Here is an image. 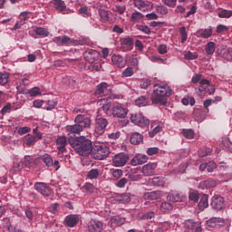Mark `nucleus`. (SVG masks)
I'll list each match as a JSON object with an SVG mask.
<instances>
[{"mask_svg":"<svg viewBox=\"0 0 232 232\" xmlns=\"http://www.w3.org/2000/svg\"><path fill=\"white\" fill-rule=\"evenodd\" d=\"M68 143L72 150H74V151H76V153L82 157H88V155L92 153V150L93 148L92 140L84 136H71L68 139Z\"/></svg>","mask_w":232,"mask_h":232,"instance_id":"obj_1","label":"nucleus"},{"mask_svg":"<svg viewBox=\"0 0 232 232\" xmlns=\"http://www.w3.org/2000/svg\"><path fill=\"white\" fill-rule=\"evenodd\" d=\"M153 88V93L155 96L151 98L152 104H160V106H166L168 104V100L166 97H171V88L168 87V85L162 86L160 84H155Z\"/></svg>","mask_w":232,"mask_h":232,"instance_id":"obj_2","label":"nucleus"},{"mask_svg":"<svg viewBox=\"0 0 232 232\" xmlns=\"http://www.w3.org/2000/svg\"><path fill=\"white\" fill-rule=\"evenodd\" d=\"M91 155L96 160H104L110 155V148L105 145H94L92 149Z\"/></svg>","mask_w":232,"mask_h":232,"instance_id":"obj_3","label":"nucleus"},{"mask_svg":"<svg viewBox=\"0 0 232 232\" xmlns=\"http://www.w3.org/2000/svg\"><path fill=\"white\" fill-rule=\"evenodd\" d=\"M210 206L215 211H222L226 209V199L220 195H215L211 198Z\"/></svg>","mask_w":232,"mask_h":232,"instance_id":"obj_4","label":"nucleus"},{"mask_svg":"<svg viewBox=\"0 0 232 232\" xmlns=\"http://www.w3.org/2000/svg\"><path fill=\"white\" fill-rule=\"evenodd\" d=\"M130 121L133 122V124H136V126H140L141 128L150 126V120L144 117V115H142L140 112L131 114Z\"/></svg>","mask_w":232,"mask_h":232,"instance_id":"obj_5","label":"nucleus"},{"mask_svg":"<svg viewBox=\"0 0 232 232\" xmlns=\"http://www.w3.org/2000/svg\"><path fill=\"white\" fill-rule=\"evenodd\" d=\"M128 160H130V156L124 152H121L113 156L112 164L116 168H122V166H126Z\"/></svg>","mask_w":232,"mask_h":232,"instance_id":"obj_6","label":"nucleus"},{"mask_svg":"<svg viewBox=\"0 0 232 232\" xmlns=\"http://www.w3.org/2000/svg\"><path fill=\"white\" fill-rule=\"evenodd\" d=\"M106 126H108V120L104 118H97L95 124V133L97 135H102L106 131Z\"/></svg>","mask_w":232,"mask_h":232,"instance_id":"obj_7","label":"nucleus"},{"mask_svg":"<svg viewBox=\"0 0 232 232\" xmlns=\"http://www.w3.org/2000/svg\"><path fill=\"white\" fill-rule=\"evenodd\" d=\"M99 52L92 49H89L83 53L84 60L87 61V63H91V64H93L95 61H99Z\"/></svg>","mask_w":232,"mask_h":232,"instance_id":"obj_8","label":"nucleus"},{"mask_svg":"<svg viewBox=\"0 0 232 232\" xmlns=\"http://www.w3.org/2000/svg\"><path fill=\"white\" fill-rule=\"evenodd\" d=\"M34 189H36L38 193H41V195H44V197H50V195H52V188L43 182L35 183Z\"/></svg>","mask_w":232,"mask_h":232,"instance_id":"obj_9","label":"nucleus"},{"mask_svg":"<svg viewBox=\"0 0 232 232\" xmlns=\"http://www.w3.org/2000/svg\"><path fill=\"white\" fill-rule=\"evenodd\" d=\"M74 122L83 128H90V126H92V120L88 117H84L82 114H78L74 119Z\"/></svg>","mask_w":232,"mask_h":232,"instance_id":"obj_10","label":"nucleus"},{"mask_svg":"<svg viewBox=\"0 0 232 232\" xmlns=\"http://www.w3.org/2000/svg\"><path fill=\"white\" fill-rule=\"evenodd\" d=\"M112 115L118 119H124L128 115V110L121 105H116L112 108Z\"/></svg>","mask_w":232,"mask_h":232,"instance_id":"obj_11","label":"nucleus"},{"mask_svg":"<svg viewBox=\"0 0 232 232\" xmlns=\"http://www.w3.org/2000/svg\"><path fill=\"white\" fill-rule=\"evenodd\" d=\"M226 224V220L222 218H212L207 221L208 227H222Z\"/></svg>","mask_w":232,"mask_h":232,"instance_id":"obj_12","label":"nucleus"},{"mask_svg":"<svg viewBox=\"0 0 232 232\" xmlns=\"http://www.w3.org/2000/svg\"><path fill=\"white\" fill-rule=\"evenodd\" d=\"M89 232H102V222L92 219L88 223Z\"/></svg>","mask_w":232,"mask_h":232,"instance_id":"obj_13","label":"nucleus"},{"mask_svg":"<svg viewBox=\"0 0 232 232\" xmlns=\"http://www.w3.org/2000/svg\"><path fill=\"white\" fill-rule=\"evenodd\" d=\"M157 168V163H149L143 166L142 173L145 177H151L155 175V169Z\"/></svg>","mask_w":232,"mask_h":232,"instance_id":"obj_14","label":"nucleus"},{"mask_svg":"<svg viewBox=\"0 0 232 232\" xmlns=\"http://www.w3.org/2000/svg\"><path fill=\"white\" fill-rule=\"evenodd\" d=\"M148 162V157L146 154H137L131 160L130 164L132 166H139L142 164H146Z\"/></svg>","mask_w":232,"mask_h":232,"instance_id":"obj_15","label":"nucleus"},{"mask_svg":"<svg viewBox=\"0 0 232 232\" xmlns=\"http://www.w3.org/2000/svg\"><path fill=\"white\" fill-rule=\"evenodd\" d=\"M110 86L106 82L100 83L95 91V95H110Z\"/></svg>","mask_w":232,"mask_h":232,"instance_id":"obj_16","label":"nucleus"},{"mask_svg":"<svg viewBox=\"0 0 232 232\" xmlns=\"http://www.w3.org/2000/svg\"><path fill=\"white\" fill-rule=\"evenodd\" d=\"M198 188L200 189H211L212 188H217V180L213 179H208L199 182Z\"/></svg>","mask_w":232,"mask_h":232,"instance_id":"obj_17","label":"nucleus"},{"mask_svg":"<svg viewBox=\"0 0 232 232\" xmlns=\"http://www.w3.org/2000/svg\"><path fill=\"white\" fill-rule=\"evenodd\" d=\"M200 200L198 204V209L200 211H204L206 208H208L209 203L208 200H209V195L201 193V196L199 197Z\"/></svg>","mask_w":232,"mask_h":232,"instance_id":"obj_18","label":"nucleus"},{"mask_svg":"<svg viewBox=\"0 0 232 232\" xmlns=\"http://www.w3.org/2000/svg\"><path fill=\"white\" fill-rule=\"evenodd\" d=\"M111 63L114 66H117V68H124L126 66V61H124V58L121 55H112Z\"/></svg>","mask_w":232,"mask_h":232,"instance_id":"obj_19","label":"nucleus"},{"mask_svg":"<svg viewBox=\"0 0 232 232\" xmlns=\"http://www.w3.org/2000/svg\"><path fill=\"white\" fill-rule=\"evenodd\" d=\"M113 198L117 202H121V204H128V202L131 201V197L128 193L115 194Z\"/></svg>","mask_w":232,"mask_h":232,"instance_id":"obj_20","label":"nucleus"},{"mask_svg":"<svg viewBox=\"0 0 232 232\" xmlns=\"http://www.w3.org/2000/svg\"><path fill=\"white\" fill-rule=\"evenodd\" d=\"M65 224L69 227H74V226H77L79 224V216L75 215H69L65 218Z\"/></svg>","mask_w":232,"mask_h":232,"instance_id":"obj_21","label":"nucleus"},{"mask_svg":"<svg viewBox=\"0 0 232 232\" xmlns=\"http://www.w3.org/2000/svg\"><path fill=\"white\" fill-rule=\"evenodd\" d=\"M56 144H57V150L63 152L66 151V144H68V140H66V136H62L59 137L56 140Z\"/></svg>","mask_w":232,"mask_h":232,"instance_id":"obj_22","label":"nucleus"},{"mask_svg":"<svg viewBox=\"0 0 232 232\" xmlns=\"http://www.w3.org/2000/svg\"><path fill=\"white\" fill-rule=\"evenodd\" d=\"M66 130L70 133H73L75 135L81 133V131L84 130V127L81 124L75 123L74 125H67Z\"/></svg>","mask_w":232,"mask_h":232,"instance_id":"obj_23","label":"nucleus"},{"mask_svg":"<svg viewBox=\"0 0 232 232\" xmlns=\"http://www.w3.org/2000/svg\"><path fill=\"white\" fill-rule=\"evenodd\" d=\"M142 140H144V136L139 132H134L130 136V144H133L134 146H138Z\"/></svg>","mask_w":232,"mask_h":232,"instance_id":"obj_24","label":"nucleus"},{"mask_svg":"<svg viewBox=\"0 0 232 232\" xmlns=\"http://www.w3.org/2000/svg\"><path fill=\"white\" fill-rule=\"evenodd\" d=\"M144 197L147 200H160V198L162 197V192L160 191L147 192L145 193Z\"/></svg>","mask_w":232,"mask_h":232,"instance_id":"obj_25","label":"nucleus"},{"mask_svg":"<svg viewBox=\"0 0 232 232\" xmlns=\"http://www.w3.org/2000/svg\"><path fill=\"white\" fill-rule=\"evenodd\" d=\"M38 160H42L43 162L45 164L47 168H53V159H52V156L49 154H44L37 158Z\"/></svg>","mask_w":232,"mask_h":232,"instance_id":"obj_26","label":"nucleus"},{"mask_svg":"<svg viewBox=\"0 0 232 232\" xmlns=\"http://www.w3.org/2000/svg\"><path fill=\"white\" fill-rule=\"evenodd\" d=\"M201 196L202 193H199L198 190H192L188 193V200L194 204H198Z\"/></svg>","mask_w":232,"mask_h":232,"instance_id":"obj_27","label":"nucleus"},{"mask_svg":"<svg viewBox=\"0 0 232 232\" xmlns=\"http://www.w3.org/2000/svg\"><path fill=\"white\" fill-rule=\"evenodd\" d=\"M169 202H182V197L179 192H171L167 196Z\"/></svg>","mask_w":232,"mask_h":232,"instance_id":"obj_28","label":"nucleus"},{"mask_svg":"<svg viewBox=\"0 0 232 232\" xmlns=\"http://www.w3.org/2000/svg\"><path fill=\"white\" fill-rule=\"evenodd\" d=\"M53 5L59 12H64V10H66V4H64V1L63 0H55Z\"/></svg>","mask_w":232,"mask_h":232,"instance_id":"obj_29","label":"nucleus"},{"mask_svg":"<svg viewBox=\"0 0 232 232\" xmlns=\"http://www.w3.org/2000/svg\"><path fill=\"white\" fill-rule=\"evenodd\" d=\"M99 175H101V172L99 171V169H92L87 173V179H90L91 180H93L95 179H99Z\"/></svg>","mask_w":232,"mask_h":232,"instance_id":"obj_30","label":"nucleus"},{"mask_svg":"<svg viewBox=\"0 0 232 232\" xmlns=\"http://www.w3.org/2000/svg\"><path fill=\"white\" fill-rule=\"evenodd\" d=\"M35 142H37L35 136L28 134L24 137V144L26 146H34Z\"/></svg>","mask_w":232,"mask_h":232,"instance_id":"obj_31","label":"nucleus"},{"mask_svg":"<svg viewBox=\"0 0 232 232\" xmlns=\"http://www.w3.org/2000/svg\"><path fill=\"white\" fill-rule=\"evenodd\" d=\"M126 222L124 218H121L119 216H114L111 218V224H115V226H122Z\"/></svg>","mask_w":232,"mask_h":232,"instance_id":"obj_32","label":"nucleus"},{"mask_svg":"<svg viewBox=\"0 0 232 232\" xmlns=\"http://www.w3.org/2000/svg\"><path fill=\"white\" fill-rule=\"evenodd\" d=\"M144 18V14H142L140 12H135L131 14L130 16V22L131 23H139L140 19Z\"/></svg>","mask_w":232,"mask_h":232,"instance_id":"obj_33","label":"nucleus"},{"mask_svg":"<svg viewBox=\"0 0 232 232\" xmlns=\"http://www.w3.org/2000/svg\"><path fill=\"white\" fill-rule=\"evenodd\" d=\"M38 159L36 158L35 160L32 159V157L30 156H25L24 157V161L23 162L24 166H25V168H31V166H33V164L35 162H37Z\"/></svg>","mask_w":232,"mask_h":232,"instance_id":"obj_34","label":"nucleus"},{"mask_svg":"<svg viewBox=\"0 0 232 232\" xmlns=\"http://www.w3.org/2000/svg\"><path fill=\"white\" fill-rule=\"evenodd\" d=\"M173 209V205L169 202H163L160 205V211L163 213H168Z\"/></svg>","mask_w":232,"mask_h":232,"instance_id":"obj_35","label":"nucleus"},{"mask_svg":"<svg viewBox=\"0 0 232 232\" xmlns=\"http://www.w3.org/2000/svg\"><path fill=\"white\" fill-rule=\"evenodd\" d=\"M34 32L36 35H42V37H48V35H50L48 29L43 27H37Z\"/></svg>","mask_w":232,"mask_h":232,"instance_id":"obj_36","label":"nucleus"},{"mask_svg":"<svg viewBox=\"0 0 232 232\" xmlns=\"http://www.w3.org/2000/svg\"><path fill=\"white\" fill-rule=\"evenodd\" d=\"M208 55H213L215 53V44L213 42H208L205 47Z\"/></svg>","mask_w":232,"mask_h":232,"instance_id":"obj_37","label":"nucleus"},{"mask_svg":"<svg viewBox=\"0 0 232 232\" xmlns=\"http://www.w3.org/2000/svg\"><path fill=\"white\" fill-rule=\"evenodd\" d=\"M152 184L158 188H164V179L160 177H156L152 179Z\"/></svg>","mask_w":232,"mask_h":232,"instance_id":"obj_38","label":"nucleus"},{"mask_svg":"<svg viewBox=\"0 0 232 232\" xmlns=\"http://www.w3.org/2000/svg\"><path fill=\"white\" fill-rule=\"evenodd\" d=\"M99 15L102 21V23H106V21L110 20V13H108V11L102 9V10H99Z\"/></svg>","mask_w":232,"mask_h":232,"instance_id":"obj_39","label":"nucleus"},{"mask_svg":"<svg viewBox=\"0 0 232 232\" xmlns=\"http://www.w3.org/2000/svg\"><path fill=\"white\" fill-rule=\"evenodd\" d=\"M182 134L185 137V139H193V137H195V131L191 129H183Z\"/></svg>","mask_w":232,"mask_h":232,"instance_id":"obj_40","label":"nucleus"},{"mask_svg":"<svg viewBox=\"0 0 232 232\" xmlns=\"http://www.w3.org/2000/svg\"><path fill=\"white\" fill-rule=\"evenodd\" d=\"M137 106H148V99L146 96H140L135 101Z\"/></svg>","mask_w":232,"mask_h":232,"instance_id":"obj_41","label":"nucleus"},{"mask_svg":"<svg viewBox=\"0 0 232 232\" xmlns=\"http://www.w3.org/2000/svg\"><path fill=\"white\" fill-rule=\"evenodd\" d=\"M184 58L187 59V61H195V59H198V54H197V53H193L191 51H188L184 54Z\"/></svg>","mask_w":232,"mask_h":232,"instance_id":"obj_42","label":"nucleus"},{"mask_svg":"<svg viewBox=\"0 0 232 232\" xmlns=\"http://www.w3.org/2000/svg\"><path fill=\"white\" fill-rule=\"evenodd\" d=\"M195 92L198 97H206V93H208V91L206 90V87L204 86H199L198 88L195 89Z\"/></svg>","mask_w":232,"mask_h":232,"instance_id":"obj_43","label":"nucleus"},{"mask_svg":"<svg viewBox=\"0 0 232 232\" xmlns=\"http://www.w3.org/2000/svg\"><path fill=\"white\" fill-rule=\"evenodd\" d=\"M185 226L188 229H195L198 226V222H195L193 219H188L185 221Z\"/></svg>","mask_w":232,"mask_h":232,"instance_id":"obj_44","label":"nucleus"},{"mask_svg":"<svg viewBox=\"0 0 232 232\" xmlns=\"http://www.w3.org/2000/svg\"><path fill=\"white\" fill-rule=\"evenodd\" d=\"M133 5L138 10H142L146 8V2L144 0H133Z\"/></svg>","mask_w":232,"mask_h":232,"instance_id":"obj_45","label":"nucleus"},{"mask_svg":"<svg viewBox=\"0 0 232 232\" xmlns=\"http://www.w3.org/2000/svg\"><path fill=\"white\" fill-rule=\"evenodd\" d=\"M8 77L10 74L8 72L0 73V84L5 86V84H8Z\"/></svg>","mask_w":232,"mask_h":232,"instance_id":"obj_46","label":"nucleus"},{"mask_svg":"<svg viewBox=\"0 0 232 232\" xmlns=\"http://www.w3.org/2000/svg\"><path fill=\"white\" fill-rule=\"evenodd\" d=\"M111 173L115 179H121V177H122L123 171L121 169H112Z\"/></svg>","mask_w":232,"mask_h":232,"instance_id":"obj_47","label":"nucleus"},{"mask_svg":"<svg viewBox=\"0 0 232 232\" xmlns=\"http://www.w3.org/2000/svg\"><path fill=\"white\" fill-rule=\"evenodd\" d=\"M156 12L158 14H160L161 15H167L168 14V7L164 5H157L156 6Z\"/></svg>","mask_w":232,"mask_h":232,"instance_id":"obj_48","label":"nucleus"},{"mask_svg":"<svg viewBox=\"0 0 232 232\" xmlns=\"http://www.w3.org/2000/svg\"><path fill=\"white\" fill-rule=\"evenodd\" d=\"M137 28L140 32H143V34H146L147 35L151 34V29L148 25H137Z\"/></svg>","mask_w":232,"mask_h":232,"instance_id":"obj_49","label":"nucleus"},{"mask_svg":"<svg viewBox=\"0 0 232 232\" xmlns=\"http://www.w3.org/2000/svg\"><path fill=\"white\" fill-rule=\"evenodd\" d=\"M179 33L181 35V43H186V41H188V32H186V27H181Z\"/></svg>","mask_w":232,"mask_h":232,"instance_id":"obj_50","label":"nucleus"},{"mask_svg":"<svg viewBox=\"0 0 232 232\" xmlns=\"http://www.w3.org/2000/svg\"><path fill=\"white\" fill-rule=\"evenodd\" d=\"M28 93L31 97H37V95H41V89L38 87H34L28 91Z\"/></svg>","mask_w":232,"mask_h":232,"instance_id":"obj_51","label":"nucleus"},{"mask_svg":"<svg viewBox=\"0 0 232 232\" xmlns=\"http://www.w3.org/2000/svg\"><path fill=\"white\" fill-rule=\"evenodd\" d=\"M213 35V30L211 29H205L202 34H200V37L203 39H209Z\"/></svg>","mask_w":232,"mask_h":232,"instance_id":"obj_52","label":"nucleus"},{"mask_svg":"<svg viewBox=\"0 0 232 232\" xmlns=\"http://www.w3.org/2000/svg\"><path fill=\"white\" fill-rule=\"evenodd\" d=\"M231 15H232V11H229V10H222L218 14V17L227 18V19H229V17H231Z\"/></svg>","mask_w":232,"mask_h":232,"instance_id":"obj_53","label":"nucleus"},{"mask_svg":"<svg viewBox=\"0 0 232 232\" xmlns=\"http://www.w3.org/2000/svg\"><path fill=\"white\" fill-rule=\"evenodd\" d=\"M160 130H162V127H160V125H158L151 131L149 132V137L153 139V137H155L157 133H160Z\"/></svg>","mask_w":232,"mask_h":232,"instance_id":"obj_54","label":"nucleus"},{"mask_svg":"<svg viewBox=\"0 0 232 232\" xmlns=\"http://www.w3.org/2000/svg\"><path fill=\"white\" fill-rule=\"evenodd\" d=\"M215 169H217V163H215V161H210L207 163V170L208 171V173H213Z\"/></svg>","mask_w":232,"mask_h":232,"instance_id":"obj_55","label":"nucleus"},{"mask_svg":"<svg viewBox=\"0 0 232 232\" xmlns=\"http://www.w3.org/2000/svg\"><path fill=\"white\" fill-rule=\"evenodd\" d=\"M72 43H73L72 41V38L64 35L62 37V46H68V44H72Z\"/></svg>","mask_w":232,"mask_h":232,"instance_id":"obj_56","label":"nucleus"},{"mask_svg":"<svg viewBox=\"0 0 232 232\" xmlns=\"http://www.w3.org/2000/svg\"><path fill=\"white\" fill-rule=\"evenodd\" d=\"M133 75V68L128 67L122 72V77H131Z\"/></svg>","mask_w":232,"mask_h":232,"instance_id":"obj_57","label":"nucleus"},{"mask_svg":"<svg viewBox=\"0 0 232 232\" xmlns=\"http://www.w3.org/2000/svg\"><path fill=\"white\" fill-rule=\"evenodd\" d=\"M55 106H57V102H55L53 100H49L47 102L46 110L47 111L53 110V108H55Z\"/></svg>","mask_w":232,"mask_h":232,"instance_id":"obj_58","label":"nucleus"},{"mask_svg":"<svg viewBox=\"0 0 232 232\" xmlns=\"http://www.w3.org/2000/svg\"><path fill=\"white\" fill-rule=\"evenodd\" d=\"M158 52L161 55H164V53H168V47L166 46V44H160L158 46Z\"/></svg>","mask_w":232,"mask_h":232,"instance_id":"obj_59","label":"nucleus"},{"mask_svg":"<svg viewBox=\"0 0 232 232\" xmlns=\"http://www.w3.org/2000/svg\"><path fill=\"white\" fill-rule=\"evenodd\" d=\"M128 184V179L122 178L116 183L117 188H124Z\"/></svg>","mask_w":232,"mask_h":232,"instance_id":"obj_60","label":"nucleus"},{"mask_svg":"<svg viewBox=\"0 0 232 232\" xmlns=\"http://www.w3.org/2000/svg\"><path fill=\"white\" fill-rule=\"evenodd\" d=\"M157 153H159V148L158 147H152V148H149L147 150V155H157Z\"/></svg>","mask_w":232,"mask_h":232,"instance_id":"obj_61","label":"nucleus"},{"mask_svg":"<svg viewBox=\"0 0 232 232\" xmlns=\"http://www.w3.org/2000/svg\"><path fill=\"white\" fill-rule=\"evenodd\" d=\"M126 177H128V179H130V180H134V181L140 180V175L139 174L130 173V174H127Z\"/></svg>","mask_w":232,"mask_h":232,"instance_id":"obj_62","label":"nucleus"},{"mask_svg":"<svg viewBox=\"0 0 232 232\" xmlns=\"http://www.w3.org/2000/svg\"><path fill=\"white\" fill-rule=\"evenodd\" d=\"M140 86L141 88L146 89L148 88V86H151V81H150L149 79L142 80L140 82Z\"/></svg>","mask_w":232,"mask_h":232,"instance_id":"obj_63","label":"nucleus"},{"mask_svg":"<svg viewBox=\"0 0 232 232\" xmlns=\"http://www.w3.org/2000/svg\"><path fill=\"white\" fill-rule=\"evenodd\" d=\"M30 131L29 127H21L18 129V134L19 135H24Z\"/></svg>","mask_w":232,"mask_h":232,"instance_id":"obj_64","label":"nucleus"}]
</instances>
